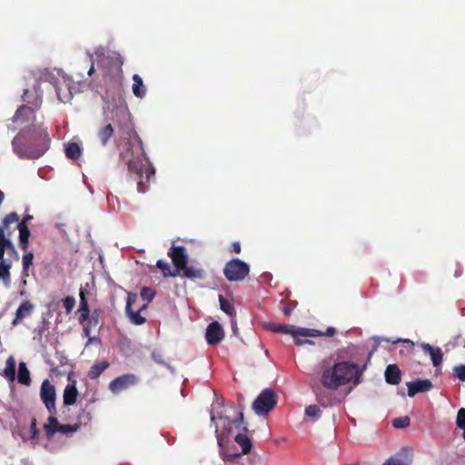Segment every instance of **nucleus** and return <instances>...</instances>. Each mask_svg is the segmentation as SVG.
Instances as JSON below:
<instances>
[{
  "label": "nucleus",
  "mask_w": 465,
  "mask_h": 465,
  "mask_svg": "<svg viewBox=\"0 0 465 465\" xmlns=\"http://www.w3.org/2000/svg\"><path fill=\"white\" fill-rule=\"evenodd\" d=\"M219 302L221 310L232 318L236 316V311L234 306L226 300L223 295H219Z\"/></svg>",
  "instance_id": "72a5a7b5"
},
{
  "label": "nucleus",
  "mask_w": 465,
  "mask_h": 465,
  "mask_svg": "<svg viewBox=\"0 0 465 465\" xmlns=\"http://www.w3.org/2000/svg\"><path fill=\"white\" fill-rule=\"evenodd\" d=\"M278 396L273 389L267 388L262 391L252 402V410L258 415H267L277 405Z\"/></svg>",
  "instance_id": "423d86ee"
},
{
  "label": "nucleus",
  "mask_w": 465,
  "mask_h": 465,
  "mask_svg": "<svg viewBox=\"0 0 465 465\" xmlns=\"http://www.w3.org/2000/svg\"><path fill=\"white\" fill-rule=\"evenodd\" d=\"M392 425L394 428H397V429H404L410 425V418L405 416V417L394 419L392 420Z\"/></svg>",
  "instance_id": "4c0bfd02"
},
{
  "label": "nucleus",
  "mask_w": 465,
  "mask_h": 465,
  "mask_svg": "<svg viewBox=\"0 0 465 465\" xmlns=\"http://www.w3.org/2000/svg\"><path fill=\"white\" fill-rule=\"evenodd\" d=\"M463 439L465 440V430H463Z\"/></svg>",
  "instance_id": "0e129e2a"
},
{
  "label": "nucleus",
  "mask_w": 465,
  "mask_h": 465,
  "mask_svg": "<svg viewBox=\"0 0 465 465\" xmlns=\"http://www.w3.org/2000/svg\"><path fill=\"white\" fill-rule=\"evenodd\" d=\"M78 429L77 425H70V424H60L58 427V432L63 434L71 433L76 431Z\"/></svg>",
  "instance_id": "a18cd8bd"
},
{
  "label": "nucleus",
  "mask_w": 465,
  "mask_h": 465,
  "mask_svg": "<svg viewBox=\"0 0 465 465\" xmlns=\"http://www.w3.org/2000/svg\"><path fill=\"white\" fill-rule=\"evenodd\" d=\"M322 332L321 336L332 337L336 333V329L334 327H328L326 331Z\"/></svg>",
  "instance_id": "603ef678"
},
{
  "label": "nucleus",
  "mask_w": 465,
  "mask_h": 465,
  "mask_svg": "<svg viewBox=\"0 0 465 465\" xmlns=\"http://www.w3.org/2000/svg\"><path fill=\"white\" fill-rule=\"evenodd\" d=\"M33 309L34 305L30 302L26 301L22 302L21 305L16 310L15 317L13 320L12 324L14 326L17 325L22 320H24L25 318L28 317L31 314Z\"/></svg>",
  "instance_id": "4be33fe9"
},
{
  "label": "nucleus",
  "mask_w": 465,
  "mask_h": 465,
  "mask_svg": "<svg viewBox=\"0 0 465 465\" xmlns=\"http://www.w3.org/2000/svg\"><path fill=\"white\" fill-rule=\"evenodd\" d=\"M219 430H218V428L216 427L215 429V433L217 434V438L219 439V434H218Z\"/></svg>",
  "instance_id": "e2e57ef3"
},
{
  "label": "nucleus",
  "mask_w": 465,
  "mask_h": 465,
  "mask_svg": "<svg viewBox=\"0 0 465 465\" xmlns=\"http://www.w3.org/2000/svg\"><path fill=\"white\" fill-rule=\"evenodd\" d=\"M4 198H5V194L4 193L0 190V205L2 204L3 201H4Z\"/></svg>",
  "instance_id": "052dcab7"
},
{
  "label": "nucleus",
  "mask_w": 465,
  "mask_h": 465,
  "mask_svg": "<svg viewBox=\"0 0 465 465\" xmlns=\"http://www.w3.org/2000/svg\"><path fill=\"white\" fill-rule=\"evenodd\" d=\"M109 367V363L106 361H103L97 363H94L89 370L87 376L91 380L97 379L107 368Z\"/></svg>",
  "instance_id": "bb28decb"
},
{
  "label": "nucleus",
  "mask_w": 465,
  "mask_h": 465,
  "mask_svg": "<svg viewBox=\"0 0 465 465\" xmlns=\"http://www.w3.org/2000/svg\"><path fill=\"white\" fill-rule=\"evenodd\" d=\"M79 296H80V305H79V308L89 307L87 299L85 297V292L83 289L80 290Z\"/></svg>",
  "instance_id": "09e8293b"
},
{
  "label": "nucleus",
  "mask_w": 465,
  "mask_h": 465,
  "mask_svg": "<svg viewBox=\"0 0 465 465\" xmlns=\"http://www.w3.org/2000/svg\"><path fill=\"white\" fill-rule=\"evenodd\" d=\"M464 347H465V344H464Z\"/></svg>",
  "instance_id": "69168bd1"
},
{
  "label": "nucleus",
  "mask_w": 465,
  "mask_h": 465,
  "mask_svg": "<svg viewBox=\"0 0 465 465\" xmlns=\"http://www.w3.org/2000/svg\"><path fill=\"white\" fill-rule=\"evenodd\" d=\"M68 381L70 383H68L64 390L63 394V401L64 405L65 406H71L74 405L76 402L77 396H78V391L76 388V381L71 380V375L68 376Z\"/></svg>",
  "instance_id": "f3484780"
},
{
  "label": "nucleus",
  "mask_w": 465,
  "mask_h": 465,
  "mask_svg": "<svg viewBox=\"0 0 465 465\" xmlns=\"http://www.w3.org/2000/svg\"><path fill=\"white\" fill-rule=\"evenodd\" d=\"M60 426V423L58 422L57 419L54 417V415H50L48 418V423L45 424L44 428L46 432L47 437L54 436L56 432H58V427Z\"/></svg>",
  "instance_id": "473e14b6"
},
{
  "label": "nucleus",
  "mask_w": 465,
  "mask_h": 465,
  "mask_svg": "<svg viewBox=\"0 0 465 465\" xmlns=\"http://www.w3.org/2000/svg\"><path fill=\"white\" fill-rule=\"evenodd\" d=\"M116 146L119 150L120 159L127 165L129 177L137 183L138 192L145 193L155 172L153 167L146 166L139 155L138 151L143 153L140 137L135 133L129 132L118 138Z\"/></svg>",
  "instance_id": "f257e3e1"
},
{
  "label": "nucleus",
  "mask_w": 465,
  "mask_h": 465,
  "mask_svg": "<svg viewBox=\"0 0 465 465\" xmlns=\"http://www.w3.org/2000/svg\"><path fill=\"white\" fill-rule=\"evenodd\" d=\"M320 382L325 390L337 391L349 384L361 381L362 371L353 361L339 360L332 354L320 363Z\"/></svg>",
  "instance_id": "f03ea898"
},
{
  "label": "nucleus",
  "mask_w": 465,
  "mask_h": 465,
  "mask_svg": "<svg viewBox=\"0 0 465 465\" xmlns=\"http://www.w3.org/2000/svg\"><path fill=\"white\" fill-rule=\"evenodd\" d=\"M140 295L141 298L148 303L153 301L155 292L151 288L143 287L141 291Z\"/></svg>",
  "instance_id": "58836bf2"
},
{
  "label": "nucleus",
  "mask_w": 465,
  "mask_h": 465,
  "mask_svg": "<svg viewBox=\"0 0 465 465\" xmlns=\"http://www.w3.org/2000/svg\"><path fill=\"white\" fill-rule=\"evenodd\" d=\"M133 85H132V91L134 94V96L138 98H143L146 94V88L143 85V79L141 76L137 74H134L133 75Z\"/></svg>",
  "instance_id": "a878e982"
},
{
  "label": "nucleus",
  "mask_w": 465,
  "mask_h": 465,
  "mask_svg": "<svg viewBox=\"0 0 465 465\" xmlns=\"http://www.w3.org/2000/svg\"><path fill=\"white\" fill-rule=\"evenodd\" d=\"M114 134L113 125L109 123L103 124L97 130L96 135L103 146H106Z\"/></svg>",
  "instance_id": "6ab92c4d"
},
{
  "label": "nucleus",
  "mask_w": 465,
  "mask_h": 465,
  "mask_svg": "<svg viewBox=\"0 0 465 465\" xmlns=\"http://www.w3.org/2000/svg\"><path fill=\"white\" fill-rule=\"evenodd\" d=\"M32 219H33V216H32V215L27 214V215H25V216L23 218V220H22L20 223H24V224H26V225H27V223H28L29 221H31Z\"/></svg>",
  "instance_id": "6e6d98bb"
},
{
  "label": "nucleus",
  "mask_w": 465,
  "mask_h": 465,
  "mask_svg": "<svg viewBox=\"0 0 465 465\" xmlns=\"http://www.w3.org/2000/svg\"><path fill=\"white\" fill-rule=\"evenodd\" d=\"M94 72V64H92L90 69L88 70V74L92 75Z\"/></svg>",
  "instance_id": "bf43d9fd"
},
{
  "label": "nucleus",
  "mask_w": 465,
  "mask_h": 465,
  "mask_svg": "<svg viewBox=\"0 0 465 465\" xmlns=\"http://www.w3.org/2000/svg\"><path fill=\"white\" fill-rule=\"evenodd\" d=\"M60 92H61V89H60L59 87H57V88H56V94H57L58 99H59L61 102L65 103L66 101H65V100H64V99L61 97V94H60Z\"/></svg>",
  "instance_id": "4d7b16f0"
},
{
  "label": "nucleus",
  "mask_w": 465,
  "mask_h": 465,
  "mask_svg": "<svg viewBox=\"0 0 465 465\" xmlns=\"http://www.w3.org/2000/svg\"><path fill=\"white\" fill-rule=\"evenodd\" d=\"M35 118V110L28 105H21L13 116L14 123H25Z\"/></svg>",
  "instance_id": "aec40b11"
},
{
  "label": "nucleus",
  "mask_w": 465,
  "mask_h": 465,
  "mask_svg": "<svg viewBox=\"0 0 465 465\" xmlns=\"http://www.w3.org/2000/svg\"><path fill=\"white\" fill-rule=\"evenodd\" d=\"M241 244L239 242H233L232 243V252H235V253H240L241 252Z\"/></svg>",
  "instance_id": "5fc2aeb1"
},
{
  "label": "nucleus",
  "mask_w": 465,
  "mask_h": 465,
  "mask_svg": "<svg viewBox=\"0 0 465 465\" xmlns=\"http://www.w3.org/2000/svg\"><path fill=\"white\" fill-rule=\"evenodd\" d=\"M30 430L32 432V438H36L39 433V430L36 427V420L35 418L31 421Z\"/></svg>",
  "instance_id": "8fccbe9b"
},
{
  "label": "nucleus",
  "mask_w": 465,
  "mask_h": 465,
  "mask_svg": "<svg viewBox=\"0 0 465 465\" xmlns=\"http://www.w3.org/2000/svg\"><path fill=\"white\" fill-rule=\"evenodd\" d=\"M18 382L24 385H29L31 383L30 372L24 361H21L18 365Z\"/></svg>",
  "instance_id": "c756f323"
},
{
  "label": "nucleus",
  "mask_w": 465,
  "mask_h": 465,
  "mask_svg": "<svg viewBox=\"0 0 465 465\" xmlns=\"http://www.w3.org/2000/svg\"><path fill=\"white\" fill-rule=\"evenodd\" d=\"M156 266L162 271L163 275L164 277H175L179 275L175 270H171L169 263L166 262L165 261L158 260L156 262Z\"/></svg>",
  "instance_id": "f704fd0d"
},
{
  "label": "nucleus",
  "mask_w": 465,
  "mask_h": 465,
  "mask_svg": "<svg viewBox=\"0 0 465 465\" xmlns=\"http://www.w3.org/2000/svg\"><path fill=\"white\" fill-rule=\"evenodd\" d=\"M47 128L42 125L21 130L13 139L14 153L21 159H38L50 148Z\"/></svg>",
  "instance_id": "7ed1b4c3"
},
{
  "label": "nucleus",
  "mask_w": 465,
  "mask_h": 465,
  "mask_svg": "<svg viewBox=\"0 0 465 465\" xmlns=\"http://www.w3.org/2000/svg\"><path fill=\"white\" fill-rule=\"evenodd\" d=\"M412 450L402 448L400 451L388 458L381 465H411Z\"/></svg>",
  "instance_id": "2eb2a0df"
},
{
  "label": "nucleus",
  "mask_w": 465,
  "mask_h": 465,
  "mask_svg": "<svg viewBox=\"0 0 465 465\" xmlns=\"http://www.w3.org/2000/svg\"><path fill=\"white\" fill-rule=\"evenodd\" d=\"M249 272V264L238 258L227 262L223 268V274L229 282H241Z\"/></svg>",
  "instance_id": "0eeeda50"
},
{
  "label": "nucleus",
  "mask_w": 465,
  "mask_h": 465,
  "mask_svg": "<svg viewBox=\"0 0 465 465\" xmlns=\"http://www.w3.org/2000/svg\"><path fill=\"white\" fill-rule=\"evenodd\" d=\"M332 391L319 390L315 391L317 401L323 407H328L338 403L337 399L332 395Z\"/></svg>",
  "instance_id": "412c9836"
},
{
  "label": "nucleus",
  "mask_w": 465,
  "mask_h": 465,
  "mask_svg": "<svg viewBox=\"0 0 465 465\" xmlns=\"http://www.w3.org/2000/svg\"><path fill=\"white\" fill-rule=\"evenodd\" d=\"M401 379V372L396 364H390L385 371V380L389 384H399Z\"/></svg>",
  "instance_id": "5701e85b"
},
{
  "label": "nucleus",
  "mask_w": 465,
  "mask_h": 465,
  "mask_svg": "<svg viewBox=\"0 0 465 465\" xmlns=\"http://www.w3.org/2000/svg\"><path fill=\"white\" fill-rule=\"evenodd\" d=\"M453 373L456 378H458L460 381H465V365H458L453 369Z\"/></svg>",
  "instance_id": "37998d69"
},
{
  "label": "nucleus",
  "mask_w": 465,
  "mask_h": 465,
  "mask_svg": "<svg viewBox=\"0 0 465 465\" xmlns=\"http://www.w3.org/2000/svg\"><path fill=\"white\" fill-rule=\"evenodd\" d=\"M111 64H112V67L114 69L115 73L122 77L123 61H122L121 57L118 55H114V56L111 57Z\"/></svg>",
  "instance_id": "e433bc0d"
},
{
  "label": "nucleus",
  "mask_w": 465,
  "mask_h": 465,
  "mask_svg": "<svg viewBox=\"0 0 465 465\" xmlns=\"http://www.w3.org/2000/svg\"><path fill=\"white\" fill-rule=\"evenodd\" d=\"M223 338L224 331L218 322H213L207 326L205 339L209 345H217Z\"/></svg>",
  "instance_id": "4468645a"
},
{
  "label": "nucleus",
  "mask_w": 465,
  "mask_h": 465,
  "mask_svg": "<svg viewBox=\"0 0 465 465\" xmlns=\"http://www.w3.org/2000/svg\"><path fill=\"white\" fill-rule=\"evenodd\" d=\"M152 358L157 363H163V360L162 358V355L160 353H158V352L153 351L152 353Z\"/></svg>",
  "instance_id": "864d4df0"
},
{
  "label": "nucleus",
  "mask_w": 465,
  "mask_h": 465,
  "mask_svg": "<svg viewBox=\"0 0 465 465\" xmlns=\"http://www.w3.org/2000/svg\"><path fill=\"white\" fill-rule=\"evenodd\" d=\"M321 335L322 332L318 330L300 327H295L294 331L292 333V336L293 337L294 342L297 346H302L306 343L314 344L313 341L310 340H304L302 338L318 337Z\"/></svg>",
  "instance_id": "ddd939ff"
},
{
  "label": "nucleus",
  "mask_w": 465,
  "mask_h": 465,
  "mask_svg": "<svg viewBox=\"0 0 465 465\" xmlns=\"http://www.w3.org/2000/svg\"><path fill=\"white\" fill-rule=\"evenodd\" d=\"M92 420L91 412L83 409L78 414V421L81 424L86 425Z\"/></svg>",
  "instance_id": "a19ab883"
},
{
  "label": "nucleus",
  "mask_w": 465,
  "mask_h": 465,
  "mask_svg": "<svg viewBox=\"0 0 465 465\" xmlns=\"http://www.w3.org/2000/svg\"><path fill=\"white\" fill-rule=\"evenodd\" d=\"M3 375L9 381H14L15 379V361L13 356H10L5 362V367L3 371Z\"/></svg>",
  "instance_id": "cd10ccee"
},
{
  "label": "nucleus",
  "mask_w": 465,
  "mask_h": 465,
  "mask_svg": "<svg viewBox=\"0 0 465 465\" xmlns=\"http://www.w3.org/2000/svg\"><path fill=\"white\" fill-rule=\"evenodd\" d=\"M457 427L465 430V409L461 408L458 411L457 420H456Z\"/></svg>",
  "instance_id": "79ce46f5"
},
{
  "label": "nucleus",
  "mask_w": 465,
  "mask_h": 465,
  "mask_svg": "<svg viewBox=\"0 0 465 465\" xmlns=\"http://www.w3.org/2000/svg\"><path fill=\"white\" fill-rule=\"evenodd\" d=\"M168 255L172 259L175 271L180 274L181 269L184 268L188 262V255L185 247L183 245L173 246L169 251Z\"/></svg>",
  "instance_id": "9d476101"
},
{
  "label": "nucleus",
  "mask_w": 465,
  "mask_h": 465,
  "mask_svg": "<svg viewBox=\"0 0 465 465\" xmlns=\"http://www.w3.org/2000/svg\"><path fill=\"white\" fill-rule=\"evenodd\" d=\"M63 303L66 313H70L75 305V299L72 296H67L64 299Z\"/></svg>",
  "instance_id": "c03bdc74"
},
{
  "label": "nucleus",
  "mask_w": 465,
  "mask_h": 465,
  "mask_svg": "<svg viewBox=\"0 0 465 465\" xmlns=\"http://www.w3.org/2000/svg\"><path fill=\"white\" fill-rule=\"evenodd\" d=\"M293 308H294V304H292V302L288 303L287 305H285L283 307V310H282L283 314L286 316H289L292 312Z\"/></svg>",
  "instance_id": "3c124183"
},
{
  "label": "nucleus",
  "mask_w": 465,
  "mask_h": 465,
  "mask_svg": "<svg viewBox=\"0 0 465 465\" xmlns=\"http://www.w3.org/2000/svg\"><path fill=\"white\" fill-rule=\"evenodd\" d=\"M137 300V295L135 293H128L127 302H126V313L129 316L130 321L135 325H141L145 322V318L140 314V312L143 309L147 308V304H143L140 310L134 312L132 310V304L134 303Z\"/></svg>",
  "instance_id": "f8f14e48"
},
{
  "label": "nucleus",
  "mask_w": 465,
  "mask_h": 465,
  "mask_svg": "<svg viewBox=\"0 0 465 465\" xmlns=\"http://www.w3.org/2000/svg\"><path fill=\"white\" fill-rule=\"evenodd\" d=\"M82 149L76 143H69L65 147V155L67 158L76 160L81 156Z\"/></svg>",
  "instance_id": "7c9ffc66"
},
{
  "label": "nucleus",
  "mask_w": 465,
  "mask_h": 465,
  "mask_svg": "<svg viewBox=\"0 0 465 465\" xmlns=\"http://www.w3.org/2000/svg\"><path fill=\"white\" fill-rule=\"evenodd\" d=\"M90 312H91V311H90L89 307L79 308L78 309V313H79L78 320H79V322L83 324L85 321H87Z\"/></svg>",
  "instance_id": "49530a36"
},
{
  "label": "nucleus",
  "mask_w": 465,
  "mask_h": 465,
  "mask_svg": "<svg viewBox=\"0 0 465 465\" xmlns=\"http://www.w3.org/2000/svg\"><path fill=\"white\" fill-rule=\"evenodd\" d=\"M406 385L408 387L409 397H414L417 393L420 392H427L432 388V383L428 379H418L416 381L407 382Z\"/></svg>",
  "instance_id": "dca6fc26"
},
{
  "label": "nucleus",
  "mask_w": 465,
  "mask_h": 465,
  "mask_svg": "<svg viewBox=\"0 0 465 465\" xmlns=\"http://www.w3.org/2000/svg\"><path fill=\"white\" fill-rule=\"evenodd\" d=\"M29 91L27 89H25L24 91V94H23V100L28 104H32L33 105H35V107L39 106V104H41L42 100L40 97H36L35 99V102H30L28 99H27V94H28Z\"/></svg>",
  "instance_id": "de8ad7c7"
},
{
  "label": "nucleus",
  "mask_w": 465,
  "mask_h": 465,
  "mask_svg": "<svg viewBox=\"0 0 465 465\" xmlns=\"http://www.w3.org/2000/svg\"><path fill=\"white\" fill-rule=\"evenodd\" d=\"M214 420H215V417L212 414V415H211V421H212V422H213V421H214Z\"/></svg>",
  "instance_id": "680f3d73"
},
{
  "label": "nucleus",
  "mask_w": 465,
  "mask_h": 465,
  "mask_svg": "<svg viewBox=\"0 0 465 465\" xmlns=\"http://www.w3.org/2000/svg\"><path fill=\"white\" fill-rule=\"evenodd\" d=\"M135 382L136 377L134 374H124L111 381L109 383V390L113 393L117 394L135 384Z\"/></svg>",
  "instance_id": "9b49d317"
},
{
  "label": "nucleus",
  "mask_w": 465,
  "mask_h": 465,
  "mask_svg": "<svg viewBox=\"0 0 465 465\" xmlns=\"http://www.w3.org/2000/svg\"><path fill=\"white\" fill-rule=\"evenodd\" d=\"M321 410L317 405H309L305 409V415L310 418H316L320 415Z\"/></svg>",
  "instance_id": "ea45409f"
},
{
  "label": "nucleus",
  "mask_w": 465,
  "mask_h": 465,
  "mask_svg": "<svg viewBox=\"0 0 465 465\" xmlns=\"http://www.w3.org/2000/svg\"><path fill=\"white\" fill-rule=\"evenodd\" d=\"M402 341L410 344L411 348L414 347V342L411 341V340L406 339V340H402Z\"/></svg>",
  "instance_id": "13d9d810"
},
{
  "label": "nucleus",
  "mask_w": 465,
  "mask_h": 465,
  "mask_svg": "<svg viewBox=\"0 0 465 465\" xmlns=\"http://www.w3.org/2000/svg\"><path fill=\"white\" fill-rule=\"evenodd\" d=\"M17 229L19 231V246L23 251H26L29 246L30 230L24 223H18Z\"/></svg>",
  "instance_id": "393cba45"
},
{
  "label": "nucleus",
  "mask_w": 465,
  "mask_h": 465,
  "mask_svg": "<svg viewBox=\"0 0 465 465\" xmlns=\"http://www.w3.org/2000/svg\"><path fill=\"white\" fill-rule=\"evenodd\" d=\"M40 396L48 412L52 415H55V389L48 380L44 381L42 383Z\"/></svg>",
  "instance_id": "6e6552de"
},
{
  "label": "nucleus",
  "mask_w": 465,
  "mask_h": 465,
  "mask_svg": "<svg viewBox=\"0 0 465 465\" xmlns=\"http://www.w3.org/2000/svg\"><path fill=\"white\" fill-rule=\"evenodd\" d=\"M221 420H223L224 421V427L225 428V434L229 435L232 432V426L234 425L236 428H240L242 426V432L238 433L234 440L237 444H239L242 448V454H247L251 451L252 443L249 437L246 435L247 432V427L243 425L244 418L242 411L240 412L239 417L235 420H231L228 417H220Z\"/></svg>",
  "instance_id": "39448f33"
},
{
  "label": "nucleus",
  "mask_w": 465,
  "mask_h": 465,
  "mask_svg": "<svg viewBox=\"0 0 465 465\" xmlns=\"http://www.w3.org/2000/svg\"><path fill=\"white\" fill-rule=\"evenodd\" d=\"M420 346L425 353L430 354L433 366L438 367L441 364L443 353L440 347H432L429 343H422Z\"/></svg>",
  "instance_id": "a211bd4d"
},
{
  "label": "nucleus",
  "mask_w": 465,
  "mask_h": 465,
  "mask_svg": "<svg viewBox=\"0 0 465 465\" xmlns=\"http://www.w3.org/2000/svg\"><path fill=\"white\" fill-rule=\"evenodd\" d=\"M182 275L185 278L191 280H199L203 279L205 276V272L203 269L200 267L194 266H184V268L181 269Z\"/></svg>",
  "instance_id": "b1692460"
},
{
  "label": "nucleus",
  "mask_w": 465,
  "mask_h": 465,
  "mask_svg": "<svg viewBox=\"0 0 465 465\" xmlns=\"http://www.w3.org/2000/svg\"><path fill=\"white\" fill-rule=\"evenodd\" d=\"M103 310L101 308H95L90 312L87 321H85L83 326V333L85 337L88 338V341L86 345L93 343L94 341V337H91V330L97 327L99 324H102L103 319Z\"/></svg>",
  "instance_id": "1a4fd4ad"
},
{
  "label": "nucleus",
  "mask_w": 465,
  "mask_h": 465,
  "mask_svg": "<svg viewBox=\"0 0 465 465\" xmlns=\"http://www.w3.org/2000/svg\"><path fill=\"white\" fill-rule=\"evenodd\" d=\"M19 255L8 238H4L0 231V280L6 285L11 282L10 269L13 261H18Z\"/></svg>",
  "instance_id": "20e7f679"
},
{
  "label": "nucleus",
  "mask_w": 465,
  "mask_h": 465,
  "mask_svg": "<svg viewBox=\"0 0 465 465\" xmlns=\"http://www.w3.org/2000/svg\"><path fill=\"white\" fill-rule=\"evenodd\" d=\"M18 222H19V215L15 212L10 213L4 218L2 224L0 225V231L2 232L4 238H6L5 235V231L8 230L10 224L16 223H18Z\"/></svg>",
  "instance_id": "2f4dec72"
},
{
  "label": "nucleus",
  "mask_w": 465,
  "mask_h": 465,
  "mask_svg": "<svg viewBox=\"0 0 465 465\" xmlns=\"http://www.w3.org/2000/svg\"><path fill=\"white\" fill-rule=\"evenodd\" d=\"M266 328L276 333H285L292 335V331L295 329V326L290 324H275L269 322L267 323Z\"/></svg>",
  "instance_id": "c85d7f7f"
},
{
  "label": "nucleus",
  "mask_w": 465,
  "mask_h": 465,
  "mask_svg": "<svg viewBox=\"0 0 465 465\" xmlns=\"http://www.w3.org/2000/svg\"><path fill=\"white\" fill-rule=\"evenodd\" d=\"M34 253L28 252L23 255V276L27 277L29 275V268L33 264Z\"/></svg>",
  "instance_id": "c9c22d12"
}]
</instances>
